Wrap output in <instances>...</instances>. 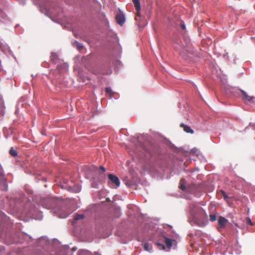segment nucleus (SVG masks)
<instances>
[{
  "label": "nucleus",
  "instance_id": "1",
  "mask_svg": "<svg viewBox=\"0 0 255 255\" xmlns=\"http://www.w3.org/2000/svg\"><path fill=\"white\" fill-rule=\"evenodd\" d=\"M190 211L194 222L199 226H204L205 225L204 220L206 216L204 210L199 206L194 205L191 207Z\"/></svg>",
  "mask_w": 255,
  "mask_h": 255
},
{
  "label": "nucleus",
  "instance_id": "2",
  "mask_svg": "<svg viewBox=\"0 0 255 255\" xmlns=\"http://www.w3.org/2000/svg\"><path fill=\"white\" fill-rule=\"evenodd\" d=\"M240 92H241V93L242 94V95L243 96V100L244 101H247L251 102H255V97L249 96L247 94V93L243 90H240Z\"/></svg>",
  "mask_w": 255,
  "mask_h": 255
},
{
  "label": "nucleus",
  "instance_id": "3",
  "mask_svg": "<svg viewBox=\"0 0 255 255\" xmlns=\"http://www.w3.org/2000/svg\"><path fill=\"white\" fill-rule=\"evenodd\" d=\"M108 177H109V179L110 180V181L112 183L115 184V185L117 187H119L120 186V181L119 178L117 176L114 175L112 174H109L108 175Z\"/></svg>",
  "mask_w": 255,
  "mask_h": 255
},
{
  "label": "nucleus",
  "instance_id": "4",
  "mask_svg": "<svg viewBox=\"0 0 255 255\" xmlns=\"http://www.w3.org/2000/svg\"><path fill=\"white\" fill-rule=\"evenodd\" d=\"M116 20L118 24L122 25L125 22V16L123 14H118L116 16Z\"/></svg>",
  "mask_w": 255,
  "mask_h": 255
},
{
  "label": "nucleus",
  "instance_id": "5",
  "mask_svg": "<svg viewBox=\"0 0 255 255\" xmlns=\"http://www.w3.org/2000/svg\"><path fill=\"white\" fill-rule=\"evenodd\" d=\"M228 220L224 217L220 216L218 220L219 225L223 228L224 227Z\"/></svg>",
  "mask_w": 255,
  "mask_h": 255
},
{
  "label": "nucleus",
  "instance_id": "6",
  "mask_svg": "<svg viewBox=\"0 0 255 255\" xmlns=\"http://www.w3.org/2000/svg\"><path fill=\"white\" fill-rule=\"evenodd\" d=\"M180 126L183 128L185 132L187 133H193L194 132V131L187 125H184V124H181Z\"/></svg>",
  "mask_w": 255,
  "mask_h": 255
},
{
  "label": "nucleus",
  "instance_id": "7",
  "mask_svg": "<svg viewBox=\"0 0 255 255\" xmlns=\"http://www.w3.org/2000/svg\"><path fill=\"white\" fill-rule=\"evenodd\" d=\"M133 3H134L135 8L137 11V15H139V12L140 9V5L139 0H132Z\"/></svg>",
  "mask_w": 255,
  "mask_h": 255
},
{
  "label": "nucleus",
  "instance_id": "8",
  "mask_svg": "<svg viewBox=\"0 0 255 255\" xmlns=\"http://www.w3.org/2000/svg\"><path fill=\"white\" fill-rule=\"evenodd\" d=\"M163 238L164 239V242L166 246L168 249H170L172 246V240L165 237H164Z\"/></svg>",
  "mask_w": 255,
  "mask_h": 255
},
{
  "label": "nucleus",
  "instance_id": "9",
  "mask_svg": "<svg viewBox=\"0 0 255 255\" xmlns=\"http://www.w3.org/2000/svg\"><path fill=\"white\" fill-rule=\"evenodd\" d=\"M73 46L76 47L79 51L82 50L84 48L83 45L78 41H75L73 42Z\"/></svg>",
  "mask_w": 255,
  "mask_h": 255
},
{
  "label": "nucleus",
  "instance_id": "10",
  "mask_svg": "<svg viewBox=\"0 0 255 255\" xmlns=\"http://www.w3.org/2000/svg\"><path fill=\"white\" fill-rule=\"evenodd\" d=\"M0 181L5 184V178L4 177V174L1 166L0 165Z\"/></svg>",
  "mask_w": 255,
  "mask_h": 255
},
{
  "label": "nucleus",
  "instance_id": "11",
  "mask_svg": "<svg viewBox=\"0 0 255 255\" xmlns=\"http://www.w3.org/2000/svg\"><path fill=\"white\" fill-rule=\"evenodd\" d=\"M144 249L148 252H150L152 250V247L147 243H145L143 244Z\"/></svg>",
  "mask_w": 255,
  "mask_h": 255
},
{
  "label": "nucleus",
  "instance_id": "12",
  "mask_svg": "<svg viewBox=\"0 0 255 255\" xmlns=\"http://www.w3.org/2000/svg\"><path fill=\"white\" fill-rule=\"evenodd\" d=\"M58 58L57 55L55 53H51V56H50V60L53 62L55 63L56 62V61L57 60Z\"/></svg>",
  "mask_w": 255,
  "mask_h": 255
},
{
  "label": "nucleus",
  "instance_id": "13",
  "mask_svg": "<svg viewBox=\"0 0 255 255\" xmlns=\"http://www.w3.org/2000/svg\"><path fill=\"white\" fill-rule=\"evenodd\" d=\"M185 180L182 179L181 180L179 183V188L183 191H185L186 189V187L185 185Z\"/></svg>",
  "mask_w": 255,
  "mask_h": 255
},
{
  "label": "nucleus",
  "instance_id": "14",
  "mask_svg": "<svg viewBox=\"0 0 255 255\" xmlns=\"http://www.w3.org/2000/svg\"><path fill=\"white\" fill-rule=\"evenodd\" d=\"M72 213V211H68L66 213H64L63 214H59V217L60 218H65L68 217L69 215H70Z\"/></svg>",
  "mask_w": 255,
  "mask_h": 255
},
{
  "label": "nucleus",
  "instance_id": "15",
  "mask_svg": "<svg viewBox=\"0 0 255 255\" xmlns=\"http://www.w3.org/2000/svg\"><path fill=\"white\" fill-rule=\"evenodd\" d=\"M9 154L13 157H15L16 156H17V152L15 150H14L13 149V147H11L10 149V150H9Z\"/></svg>",
  "mask_w": 255,
  "mask_h": 255
},
{
  "label": "nucleus",
  "instance_id": "16",
  "mask_svg": "<svg viewBox=\"0 0 255 255\" xmlns=\"http://www.w3.org/2000/svg\"><path fill=\"white\" fill-rule=\"evenodd\" d=\"M84 218V216L82 214H76L74 216V219L75 220H79L83 219Z\"/></svg>",
  "mask_w": 255,
  "mask_h": 255
},
{
  "label": "nucleus",
  "instance_id": "17",
  "mask_svg": "<svg viewBox=\"0 0 255 255\" xmlns=\"http://www.w3.org/2000/svg\"><path fill=\"white\" fill-rule=\"evenodd\" d=\"M221 192L222 193V194L224 198V199L227 201L228 199L229 198V196L227 195L226 192L223 190H221Z\"/></svg>",
  "mask_w": 255,
  "mask_h": 255
},
{
  "label": "nucleus",
  "instance_id": "18",
  "mask_svg": "<svg viewBox=\"0 0 255 255\" xmlns=\"http://www.w3.org/2000/svg\"><path fill=\"white\" fill-rule=\"evenodd\" d=\"M210 220L212 222H214L216 220V216L214 214H211L209 215Z\"/></svg>",
  "mask_w": 255,
  "mask_h": 255
},
{
  "label": "nucleus",
  "instance_id": "19",
  "mask_svg": "<svg viewBox=\"0 0 255 255\" xmlns=\"http://www.w3.org/2000/svg\"><path fill=\"white\" fill-rule=\"evenodd\" d=\"M105 91L106 93L110 94L111 95H112L113 92H112V89L110 87H107L105 89Z\"/></svg>",
  "mask_w": 255,
  "mask_h": 255
},
{
  "label": "nucleus",
  "instance_id": "20",
  "mask_svg": "<svg viewBox=\"0 0 255 255\" xmlns=\"http://www.w3.org/2000/svg\"><path fill=\"white\" fill-rule=\"evenodd\" d=\"M156 245L158 247L159 249H162V250H164L165 249V246L162 244H161V243H157L156 244Z\"/></svg>",
  "mask_w": 255,
  "mask_h": 255
},
{
  "label": "nucleus",
  "instance_id": "21",
  "mask_svg": "<svg viewBox=\"0 0 255 255\" xmlns=\"http://www.w3.org/2000/svg\"><path fill=\"white\" fill-rule=\"evenodd\" d=\"M247 224L248 225H250L251 226H252L253 225V223H252V222L251 220V219L250 218H247Z\"/></svg>",
  "mask_w": 255,
  "mask_h": 255
},
{
  "label": "nucleus",
  "instance_id": "22",
  "mask_svg": "<svg viewBox=\"0 0 255 255\" xmlns=\"http://www.w3.org/2000/svg\"><path fill=\"white\" fill-rule=\"evenodd\" d=\"M99 169H100V170H101V171H102V172L103 173H104V172H105V171H106L105 168L103 166H101L100 167Z\"/></svg>",
  "mask_w": 255,
  "mask_h": 255
},
{
  "label": "nucleus",
  "instance_id": "23",
  "mask_svg": "<svg viewBox=\"0 0 255 255\" xmlns=\"http://www.w3.org/2000/svg\"><path fill=\"white\" fill-rule=\"evenodd\" d=\"M180 26H181V28H182V29L184 30L185 29L186 26H185V24L181 23Z\"/></svg>",
  "mask_w": 255,
  "mask_h": 255
}]
</instances>
